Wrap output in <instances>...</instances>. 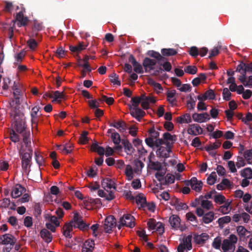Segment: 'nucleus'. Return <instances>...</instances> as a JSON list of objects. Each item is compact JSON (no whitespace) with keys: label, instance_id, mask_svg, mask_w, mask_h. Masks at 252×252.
<instances>
[{"label":"nucleus","instance_id":"nucleus-57","mask_svg":"<svg viewBox=\"0 0 252 252\" xmlns=\"http://www.w3.org/2000/svg\"><path fill=\"white\" fill-rule=\"evenodd\" d=\"M35 159L36 163L38 164L39 166H41L44 164V159L43 157L38 154L37 152H35Z\"/></svg>","mask_w":252,"mask_h":252},{"label":"nucleus","instance_id":"nucleus-51","mask_svg":"<svg viewBox=\"0 0 252 252\" xmlns=\"http://www.w3.org/2000/svg\"><path fill=\"white\" fill-rule=\"evenodd\" d=\"M89 56L86 55L84 57V58L83 59V61L84 62V63L82 65V67L84 68V69L86 70L89 72H91L92 71V68L89 64Z\"/></svg>","mask_w":252,"mask_h":252},{"label":"nucleus","instance_id":"nucleus-62","mask_svg":"<svg viewBox=\"0 0 252 252\" xmlns=\"http://www.w3.org/2000/svg\"><path fill=\"white\" fill-rule=\"evenodd\" d=\"M221 244L220 239L217 237L214 240L212 243V246L216 249H220V247L221 248Z\"/></svg>","mask_w":252,"mask_h":252},{"label":"nucleus","instance_id":"nucleus-34","mask_svg":"<svg viewBox=\"0 0 252 252\" xmlns=\"http://www.w3.org/2000/svg\"><path fill=\"white\" fill-rule=\"evenodd\" d=\"M237 232L240 238H242L245 237L246 233H250L244 226L242 225L238 226L236 227Z\"/></svg>","mask_w":252,"mask_h":252},{"label":"nucleus","instance_id":"nucleus-10","mask_svg":"<svg viewBox=\"0 0 252 252\" xmlns=\"http://www.w3.org/2000/svg\"><path fill=\"white\" fill-rule=\"evenodd\" d=\"M16 242V239L10 234H5L0 237V243L3 245L10 244L13 246Z\"/></svg>","mask_w":252,"mask_h":252},{"label":"nucleus","instance_id":"nucleus-31","mask_svg":"<svg viewBox=\"0 0 252 252\" xmlns=\"http://www.w3.org/2000/svg\"><path fill=\"white\" fill-rule=\"evenodd\" d=\"M231 202L229 200H225V202L223 203L224 204L223 205L221 206L219 211L222 213L223 214H226L228 213L229 211L230 210V208H229V206L230 205Z\"/></svg>","mask_w":252,"mask_h":252},{"label":"nucleus","instance_id":"nucleus-19","mask_svg":"<svg viewBox=\"0 0 252 252\" xmlns=\"http://www.w3.org/2000/svg\"><path fill=\"white\" fill-rule=\"evenodd\" d=\"M171 204L172 206H175L177 211L187 209L188 208L186 204L180 202V200L177 198L172 199Z\"/></svg>","mask_w":252,"mask_h":252},{"label":"nucleus","instance_id":"nucleus-61","mask_svg":"<svg viewBox=\"0 0 252 252\" xmlns=\"http://www.w3.org/2000/svg\"><path fill=\"white\" fill-rule=\"evenodd\" d=\"M191 236L190 235L188 236L184 241V245L188 250H190L192 249L191 245Z\"/></svg>","mask_w":252,"mask_h":252},{"label":"nucleus","instance_id":"nucleus-44","mask_svg":"<svg viewBox=\"0 0 252 252\" xmlns=\"http://www.w3.org/2000/svg\"><path fill=\"white\" fill-rule=\"evenodd\" d=\"M88 132L87 131H82L79 139L80 143L81 144H86L89 141V138L87 137Z\"/></svg>","mask_w":252,"mask_h":252},{"label":"nucleus","instance_id":"nucleus-2","mask_svg":"<svg viewBox=\"0 0 252 252\" xmlns=\"http://www.w3.org/2000/svg\"><path fill=\"white\" fill-rule=\"evenodd\" d=\"M237 241L238 238L234 234H231L228 239H224L221 244L223 252H234Z\"/></svg>","mask_w":252,"mask_h":252},{"label":"nucleus","instance_id":"nucleus-1","mask_svg":"<svg viewBox=\"0 0 252 252\" xmlns=\"http://www.w3.org/2000/svg\"><path fill=\"white\" fill-rule=\"evenodd\" d=\"M12 125L15 131L23 133L26 129V121L24 114L20 110L15 111Z\"/></svg>","mask_w":252,"mask_h":252},{"label":"nucleus","instance_id":"nucleus-38","mask_svg":"<svg viewBox=\"0 0 252 252\" xmlns=\"http://www.w3.org/2000/svg\"><path fill=\"white\" fill-rule=\"evenodd\" d=\"M203 183L201 181L196 180L194 183H193L191 188L193 190H194L196 192H200L202 188Z\"/></svg>","mask_w":252,"mask_h":252},{"label":"nucleus","instance_id":"nucleus-16","mask_svg":"<svg viewBox=\"0 0 252 252\" xmlns=\"http://www.w3.org/2000/svg\"><path fill=\"white\" fill-rule=\"evenodd\" d=\"M187 131L189 134L193 135L200 134L203 132L202 128L197 124L190 125Z\"/></svg>","mask_w":252,"mask_h":252},{"label":"nucleus","instance_id":"nucleus-29","mask_svg":"<svg viewBox=\"0 0 252 252\" xmlns=\"http://www.w3.org/2000/svg\"><path fill=\"white\" fill-rule=\"evenodd\" d=\"M136 203L140 205V207L144 208V206L146 205V199L143 194H138L135 198Z\"/></svg>","mask_w":252,"mask_h":252},{"label":"nucleus","instance_id":"nucleus-25","mask_svg":"<svg viewBox=\"0 0 252 252\" xmlns=\"http://www.w3.org/2000/svg\"><path fill=\"white\" fill-rule=\"evenodd\" d=\"M242 74H241L239 77L238 79L242 83H243L244 86L249 88H252V75L249 76L248 79H247L246 74H245L244 79L242 78Z\"/></svg>","mask_w":252,"mask_h":252},{"label":"nucleus","instance_id":"nucleus-47","mask_svg":"<svg viewBox=\"0 0 252 252\" xmlns=\"http://www.w3.org/2000/svg\"><path fill=\"white\" fill-rule=\"evenodd\" d=\"M217 177L215 172H213L207 178V184L210 185H214L217 180Z\"/></svg>","mask_w":252,"mask_h":252},{"label":"nucleus","instance_id":"nucleus-23","mask_svg":"<svg viewBox=\"0 0 252 252\" xmlns=\"http://www.w3.org/2000/svg\"><path fill=\"white\" fill-rule=\"evenodd\" d=\"M41 237L47 243L51 242L52 240V236L51 233L48 231V229H43L41 230L40 232Z\"/></svg>","mask_w":252,"mask_h":252},{"label":"nucleus","instance_id":"nucleus-42","mask_svg":"<svg viewBox=\"0 0 252 252\" xmlns=\"http://www.w3.org/2000/svg\"><path fill=\"white\" fill-rule=\"evenodd\" d=\"M186 217L187 219L190 221L194 222V224H193L192 225L193 226H197V218L196 216L194 215V214L192 212H189L186 214Z\"/></svg>","mask_w":252,"mask_h":252},{"label":"nucleus","instance_id":"nucleus-58","mask_svg":"<svg viewBox=\"0 0 252 252\" xmlns=\"http://www.w3.org/2000/svg\"><path fill=\"white\" fill-rule=\"evenodd\" d=\"M12 90L13 91V95H21V90L19 89V85L18 83L14 82L13 85L12 87Z\"/></svg>","mask_w":252,"mask_h":252},{"label":"nucleus","instance_id":"nucleus-11","mask_svg":"<svg viewBox=\"0 0 252 252\" xmlns=\"http://www.w3.org/2000/svg\"><path fill=\"white\" fill-rule=\"evenodd\" d=\"M192 117L194 121L199 123L206 122L210 119L209 115L206 112L200 114L195 113Z\"/></svg>","mask_w":252,"mask_h":252},{"label":"nucleus","instance_id":"nucleus-6","mask_svg":"<svg viewBox=\"0 0 252 252\" xmlns=\"http://www.w3.org/2000/svg\"><path fill=\"white\" fill-rule=\"evenodd\" d=\"M166 147H159L156 151L157 157L159 158L165 159L170 157L169 154L172 152V146L168 142H166Z\"/></svg>","mask_w":252,"mask_h":252},{"label":"nucleus","instance_id":"nucleus-3","mask_svg":"<svg viewBox=\"0 0 252 252\" xmlns=\"http://www.w3.org/2000/svg\"><path fill=\"white\" fill-rule=\"evenodd\" d=\"M28 152L25 153L19 152L20 156L22 160V167L23 170L26 171L31 166L32 158V150L30 148Z\"/></svg>","mask_w":252,"mask_h":252},{"label":"nucleus","instance_id":"nucleus-22","mask_svg":"<svg viewBox=\"0 0 252 252\" xmlns=\"http://www.w3.org/2000/svg\"><path fill=\"white\" fill-rule=\"evenodd\" d=\"M156 102V99L155 97L151 95L147 96L145 100L141 102V107L143 109L147 110L149 108L150 103H155Z\"/></svg>","mask_w":252,"mask_h":252},{"label":"nucleus","instance_id":"nucleus-24","mask_svg":"<svg viewBox=\"0 0 252 252\" xmlns=\"http://www.w3.org/2000/svg\"><path fill=\"white\" fill-rule=\"evenodd\" d=\"M215 219V214L213 212L210 211L206 213L202 218V221L206 224L211 222Z\"/></svg>","mask_w":252,"mask_h":252},{"label":"nucleus","instance_id":"nucleus-50","mask_svg":"<svg viewBox=\"0 0 252 252\" xmlns=\"http://www.w3.org/2000/svg\"><path fill=\"white\" fill-rule=\"evenodd\" d=\"M117 128L119 129L120 132H124L127 128V125L124 121L119 120L117 122Z\"/></svg>","mask_w":252,"mask_h":252},{"label":"nucleus","instance_id":"nucleus-48","mask_svg":"<svg viewBox=\"0 0 252 252\" xmlns=\"http://www.w3.org/2000/svg\"><path fill=\"white\" fill-rule=\"evenodd\" d=\"M10 139L14 143L20 141L19 136L16 133V131L14 129H11L10 131Z\"/></svg>","mask_w":252,"mask_h":252},{"label":"nucleus","instance_id":"nucleus-20","mask_svg":"<svg viewBox=\"0 0 252 252\" xmlns=\"http://www.w3.org/2000/svg\"><path fill=\"white\" fill-rule=\"evenodd\" d=\"M101 186L102 187L108 192V189H111L112 188L115 189V187L114 186L113 181L109 178L103 179L101 182Z\"/></svg>","mask_w":252,"mask_h":252},{"label":"nucleus","instance_id":"nucleus-53","mask_svg":"<svg viewBox=\"0 0 252 252\" xmlns=\"http://www.w3.org/2000/svg\"><path fill=\"white\" fill-rule=\"evenodd\" d=\"M221 145V143L220 142L214 143L213 144H210L208 146L205 147V149L207 152H210L214 149L219 148Z\"/></svg>","mask_w":252,"mask_h":252},{"label":"nucleus","instance_id":"nucleus-17","mask_svg":"<svg viewBox=\"0 0 252 252\" xmlns=\"http://www.w3.org/2000/svg\"><path fill=\"white\" fill-rule=\"evenodd\" d=\"M25 191V189L20 184H16L12 188L11 192V196L13 198H17L19 197L22 193Z\"/></svg>","mask_w":252,"mask_h":252},{"label":"nucleus","instance_id":"nucleus-35","mask_svg":"<svg viewBox=\"0 0 252 252\" xmlns=\"http://www.w3.org/2000/svg\"><path fill=\"white\" fill-rule=\"evenodd\" d=\"M148 167L152 170L160 171L162 168L161 164L159 161H151L149 163Z\"/></svg>","mask_w":252,"mask_h":252},{"label":"nucleus","instance_id":"nucleus-46","mask_svg":"<svg viewBox=\"0 0 252 252\" xmlns=\"http://www.w3.org/2000/svg\"><path fill=\"white\" fill-rule=\"evenodd\" d=\"M111 139L115 145H118L122 142L120 135L117 132H114L112 133Z\"/></svg>","mask_w":252,"mask_h":252},{"label":"nucleus","instance_id":"nucleus-54","mask_svg":"<svg viewBox=\"0 0 252 252\" xmlns=\"http://www.w3.org/2000/svg\"><path fill=\"white\" fill-rule=\"evenodd\" d=\"M231 93L229 92L228 88H225L223 89L222 96L223 99L226 101H229L231 99Z\"/></svg>","mask_w":252,"mask_h":252},{"label":"nucleus","instance_id":"nucleus-45","mask_svg":"<svg viewBox=\"0 0 252 252\" xmlns=\"http://www.w3.org/2000/svg\"><path fill=\"white\" fill-rule=\"evenodd\" d=\"M53 97L54 98L53 101H57L60 102L61 99L64 98L63 92H60L58 91L54 92Z\"/></svg>","mask_w":252,"mask_h":252},{"label":"nucleus","instance_id":"nucleus-5","mask_svg":"<svg viewBox=\"0 0 252 252\" xmlns=\"http://www.w3.org/2000/svg\"><path fill=\"white\" fill-rule=\"evenodd\" d=\"M116 226V220L113 216L110 215L105 218L103 227L106 233H111L112 229Z\"/></svg>","mask_w":252,"mask_h":252},{"label":"nucleus","instance_id":"nucleus-14","mask_svg":"<svg viewBox=\"0 0 252 252\" xmlns=\"http://www.w3.org/2000/svg\"><path fill=\"white\" fill-rule=\"evenodd\" d=\"M122 143L123 145L125 152L129 155H132L135 150L132 147V144L127 139H124L122 140Z\"/></svg>","mask_w":252,"mask_h":252},{"label":"nucleus","instance_id":"nucleus-43","mask_svg":"<svg viewBox=\"0 0 252 252\" xmlns=\"http://www.w3.org/2000/svg\"><path fill=\"white\" fill-rule=\"evenodd\" d=\"M163 139L165 141H171L174 143L177 140V137L175 135H171L169 132H165L163 134Z\"/></svg>","mask_w":252,"mask_h":252},{"label":"nucleus","instance_id":"nucleus-30","mask_svg":"<svg viewBox=\"0 0 252 252\" xmlns=\"http://www.w3.org/2000/svg\"><path fill=\"white\" fill-rule=\"evenodd\" d=\"M156 61L149 58H145L143 62L144 67H150V69H153V66L156 65Z\"/></svg>","mask_w":252,"mask_h":252},{"label":"nucleus","instance_id":"nucleus-7","mask_svg":"<svg viewBox=\"0 0 252 252\" xmlns=\"http://www.w3.org/2000/svg\"><path fill=\"white\" fill-rule=\"evenodd\" d=\"M134 220L133 216L130 214L124 215L123 217L120 219V223L121 224L118 226V228L120 229L121 225L133 228L135 226Z\"/></svg>","mask_w":252,"mask_h":252},{"label":"nucleus","instance_id":"nucleus-26","mask_svg":"<svg viewBox=\"0 0 252 252\" xmlns=\"http://www.w3.org/2000/svg\"><path fill=\"white\" fill-rule=\"evenodd\" d=\"M73 224L69 222L66 224L63 227V234L66 238H70L72 237L71 231L72 230Z\"/></svg>","mask_w":252,"mask_h":252},{"label":"nucleus","instance_id":"nucleus-55","mask_svg":"<svg viewBox=\"0 0 252 252\" xmlns=\"http://www.w3.org/2000/svg\"><path fill=\"white\" fill-rule=\"evenodd\" d=\"M184 71L185 72L190 74H195L197 72V68L195 66L188 65L186 67Z\"/></svg>","mask_w":252,"mask_h":252},{"label":"nucleus","instance_id":"nucleus-52","mask_svg":"<svg viewBox=\"0 0 252 252\" xmlns=\"http://www.w3.org/2000/svg\"><path fill=\"white\" fill-rule=\"evenodd\" d=\"M125 174L127 177L128 180H131L133 178V170L131 165H126L125 169Z\"/></svg>","mask_w":252,"mask_h":252},{"label":"nucleus","instance_id":"nucleus-15","mask_svg":"<svg viewBox=\"0 0 252 252\" xmlns=\"http://www.w3.org/2000/svg\"><path fill=\"white\" fill-rule=\"evenodd\" d=\"M128 61L133 65L134 67V71L135 72L139 74L143 73V70L142 65L140 63H138L136 61L135 58L133 55H131L129 56L128 58Z\"/></svg>","mask_w":252,"mask_h":252},{"label":"nucleus","instance_id":"nucleus-27","mask_svg":"<svg viewBox=\"0 0 252 252\" xmlns=\"http://www.w3.org/2000/svg\"><path fill=\"white\" fill-rule=\"evenodd\" d=\"M191 121L190 115L188 113L177 118V122L180 124L190 123L191 122Z\"/></svg>","mask_w":252,"mask_h":252},{"label":"nucleus","instance_id":"nucleus-37","mask_svg":"<svg viewBox=\"0 0 252 252\" xmlns=\"http://www.w3.org/2000/svg\"><path fill=\"white\" fill-rule=\"evenodd\" d=\"M109 77L110 78V82L114 85H117L118 86L121 85V82L119 80V76L116 73L113 72L111 74Z\"/></svg>","mask_w":252,"mask_h":252},{"label":"nucleus","instance_id":"nucleus-60","mask_svg":"<svg viewBox=\"0 0 252 252\" xmlns=\"http://www.w3.org/2000/svg\"><path fill=\"white\" fill-rule=\"evenodd\" d=\"M158 63L163 66L166 71L169 72L171 70L172 68L171 64L169 62L167 61V59L164 62H160Z\"/></svg>","mask_w":252,"mask_h":252},{"label":"nucleus","instance_id":"nucleus-4","mask_svg":"<svg viewBox=\"0 0 252 252\" xmlns=\"http://www.w3.org/2000/svg\"><path fill=\"white\" fill-rule=\"evenodd\" d=\"M74 228H78L80 230H87L89 227V224H86L82 219V217L80 216L76 213L73 216V220L70 222Z\"/></svg>","mask_w":252,"mask_h":252},{"label":"nucleus","instance_id":"nucleus-28","mask_svg":"<svg viewBox=\"0 0 252 252\" xmlns=\"http://www.w3.org/2000/svg\"><path fill=\"white\" fill-rule=\"evenodd\" d=\"M162 56L164 57L172 56L177 54V51L173 48H163L161 50Z\"/></svg>","mask_w":252,"mask_h":252},{"label":"nucleus","instance_id":"nucleus-49","mask_svg":"<svg viewBox=\"0 0 252 252\" xmlns=\"http://www.w3.org/2000/svg\"><path fill=\"white\" fill-rule=\"evenodd\" d=\"M214 201L219 204H223L225 200V197L221 194L215 195L214 197Z\"/></svg>","mask_w":252,"mask_h":252},{"label":"nucleus","instance_id":"nucleus-41","mask_svg":"<svg viewBox=\"0 0 252 252\" xmlns=\"http://www.w3.org/2000/svg\"><path fill=\"white\" fill-rule=\"evenodd\" d=\"M244 157L248 163H252V149L248 150L244 152Z\"/></svg>","mask_w":252,"mask_h":252},{"label":"nucleus","instance_id":"nucleus-18","mask_svg":"<svg viewBox=\"0 0 252 252\" xmlns=\"http://www.w3.org/2000/svg\"><path fill=\"white\" fill-rule=\"evenodd\" d=\"M209 235L206 233H202L200 235H195L194 240L198 245H203L208 239Z\"/></svg>","mask_w":252,"mask_h":252},{"label":"nucleus","instance_id":"nucleus-36","mask_svg":"<svg viewBox=\"0 0 252 252\" xmlns=\"http://www.w3.org/2000/svg\"><path fill=\"white\" fill-rule=\"evenodd\" d=\"M240 174L243 177L251 179L252 178V169L251 168H246L241 171Z\"/></svg>","mask_w":252,"mask_h":252},{"label":"nucleus","instance_id":"nucleus-33","mask_svg":"<svg viewBox=\"0 0 252 252\" xmlns=\"http://www.w3.org/2000/svg\"><path fill=\"white\" fill-rule=\"evenodd\" d=\"M91 148L93 151L96 152L100 156H103L104 154L105 150L104 148L98 146L97 143H94L92 145Z\"/></svg>","mask_w":252,"mask_h":252},{"label":"nucleus","instance_id":"nucleus-56","mask_svg":"<svg viewBox=\"0 0 252 252\" xmlns=\"http://www.w3.org/2000/svg\"><path fill=\"white\" fill-rule=\"evenodd\" d=\"M27 44L32 50H34L37 46V43L35 39L31 38L27 42Z\"/></svg>","mask_w":252,"mask_h":252},{"label":"nucleus","instance_id":"nucleus-63","mask_svg":"<svg viewBox=\"0 0 252 252\" xmlns=\"http://www.w3.org/2000/svg\"><path fill=\"white\" fill-rule=\"evenodd\" d=\"M10 204V200L9 198H5L0 200V207L1 208H7Z\"/></svg>","mask_w":252,"mask_h":252},{"label":"nucleus","instance_id":"nucleus-32","mask_svg":"<svg viewBox=\"0 0 252 252\" xmlns=\"http://www.w3.org/2000/svg\"><path fill=\"white\" fill-rule=\"evenodd\" d=\"M176 93V91L173 90L169 91L166 93L167 100L172 104H174L176 102V99L174 98Z\"/></svg>","mask_w":252,"mask_h":252},{"label":"nucleus","instance_id":"nucleus-64","mask_svg":"<svg viewBox=\"0 0 252 252\" xmlns=\"http://www.w3.org/2000/svg\"><path fill=\"white\" fill-rule=\"evenodd\" d=\"M189 54L192 57L195 58L199 55L198 48L195 46H192L190 48Z\"/></svg>","mask_w":252,"mask_h":252},{"label":"nucleus","instance_id":"nucleus-13","mask_svg":"<svg viewBox=\"0 0 252 252\" xmlns=\"http://www.w3.org/2000/svg\"><path fill=\"white\" fill-rule=\"evenodd\" d=\"M130 114L137 121H140L141 119L145 115V112L139 107H133L130 109Z\"/></svg>","mask_w":252,"mask_h":252},{"label":"nucleus","instance_id":"nucleus-39","mask_svg":"<svg viewBox=\"0 0 252 252\" xmlns=\"http://www.w3.org/2000/svg\"><path fill=\"white\" fill-rule=\"evenodd\" d=\"M231 221V218L230 216H226L218 219L217 222L219 224L220 227L222 228L223 225L225 223H228Z\"/></svg>","mask_w":252,"mask_h":252},{"label":"nucleus","instance_id":"nucleus-59","mask_svg":"<svg viewBox=\"0 0 252 252\" xmlns=\"http://www.w3.org/2000/svg\"><path fill=\"white\" fill-rule=\"evenodd\" d=\"M201 205L203 208L206 209L207 210H209L213 207L212 202L208 200H202Z\"/></svg>","mask_w":252,"mask_h":252},{"label":"nucleus","instance_id":"nucleus-40","mask_svg":"<svg viewBox=\"0 0 252 252\" xmlns=\"http://www.w3.org/2000/svg\"><path fill=\"white\" fill-rule=\"evenodd\" d=\"M175 177L174 175L171 174H167L164 178L162 185H166L169 184H172L174 182Z\"/></svg>","mask_w":252,"mask_h":252},{"label":"nucleus","instance_id":"nucleus-8","mask_svg":"<svg viewBox=\"0 0 252 252\" xmlns=\"http://www.w3.org/2000/svg\"><path fill=\"white\" fill-rule=\"evenodd\" d=\"M236 71L242 74V78L244 79L245 74L246 75L247 72L252 73V62L250 63L241 62L240 63L237 65Z\"/></svg>","mask_w":252,"mask_h":252},{"label":"nucleus","instance_id":"nucleus-12","mask_svg":"<svg viewBox=\"0 0 252 252\" xmlns=\"http://www.w3.org/2000/svg\"><path fill=\"white\" fill-rule=\"evenodd\" d=\"M16 21L18 22L17 26L18 27L26 26L29 23V19L27 17H25L23 11H20L17 13L16 16Z\"/></svg>","mask_w":252,"mask_h":252},{"label":"nucleus","instance_id":"nucleus-9","mask_svg":"<svg viewBox=\"0 0 252 252\" xmlns=\"http://www.w3.org/2000/svg\"><path fill=\"white\" fill-rule=\"evenodd\" d=\"M169 222L170 223L172 228L177 230L180 229L182 231L184 230L181 226V220L179 216L176 215H172L169 219Z\"/></svg>","mask_w":252,"mask_h":252},{"label":"nucleus","instance_id":"nucleus-21","mask_svg":"<svg viewBox=\"0 0 252 252\" xmlns=\"http://www.w3.org/2000/svg\"><path fill=\"white\" fill-rule=\"evenodd\" d=\"M147 54L151 57L156 59L158 61V63H160V62H164L166 60V58L163 57L158 52L153 50L149 51Z\"/></svg>","mask_w":252,"mask_h":252}]
</instances>
